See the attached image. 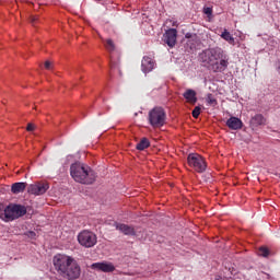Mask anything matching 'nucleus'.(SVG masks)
I'll return each mask as SVG.
<instances>
[{"label": "nucleus", "mask_w": 280, "mask_h": 280, "mask_svg": "<svg viewBox=\"0 0 280 280\" xmlns=\"http://www.w3.org/2000/svg\"><path fill=\"white\" fill-rule=\"evenodd\" d=\"M226 126L230 130H242L244 124L242 122V119L232 116L226 120Z\"/></svg>", "instance_id": "4468645a"}, {"label": "nucleus", "mask_w": 280, "mask_h": 280, "mask_svg": "<svg viewBox=\"0 0 280 280\" xmlns=\"http://www.w3.org/2000/svg\"><path fill=\"white\" fill-rule=\"evenodd\" d=\"M199 61L213 73H222L229 67V58L220 47L202 50L199 54Z\"/></svg>", "instance_id": "f257e3e1"}, {"label": "nucleus", "mask_w": 280, "mask_h": 280, "mask_svg": "<svg viewBox=\"0 0 280 280\" xmlns=\"http://www.w3.org/2000/svg\"><path fill=\"white\" fill-rule=\"evenodd\" d=\"M27 132H32L34 130V125L33 124H28L26 127Z\"/></svg>", "instance_id": "c85d7f7f"}, {"label": "nucleus", "mask_w": 280, "mask_h": 280, "mask_svg": "<svg viewBox=\"0 0 280 280\" xmlns=\"http://www.w3.org/2000/svg\"><path fill=\"white\" fill-rule=\"evenodd\" d=\"M207 102L211 106H218V101L215 98H213V95H211V94H208Z\"/></svg>", "instance_id": "4be33fe9"}, {"label": "nucleus", "mask_w": 280, "mask_h": 280, "mask_svg": "<svg viewBox=\"0 0 280 280\" xmlns=\"http://www.w3.org/2000/svg\"><path fill=\"white\" fill-rule=\"evenodd\" d=\"M165 109L163 107H154L149 112V124L153 128H161L165 125Z\"/></svg>", "instance_id": "39448f33"}, {"label": "nucleus", "mask_w": 280, "mask_h": 280, "mask_svg": "<svg viewBox=\"0 0 280 280\" xmlns=\"http://www.w3.org/2000/svg\"><path fill=\"white\" fill-rule=\"evenodd\" d=\"M203 14H207V16H211V14H213V9L209 7L203 8Z\"/></svg>", "instance_id": "393cba45"}, {"label": "nucleus", "mask_w": 280, "mask_h": 280, "mask_svg": "<svg viewBox=\"0 0 280 280\" xmlns=\"http://www.w3.org/2000/svg\"><path fill=\"white\" fill-rule=\"evenodd\" d=\"M188 163L189 165H192V167H195L196 172H198L199 174H202V172L207 170V164L205 163V160L197 153H190L188 155Z\"/></svg>", "instance_id": "0eeeda50"}, {"label": "nucleus", "mask_w": 280, "mask_h": 280, "mask_svg": "<svg viewBox=\"0 0 280 280\" xmlns=\"http://www.w3.org/2000/svg\"><path fill=\"white\" fill-rule=\"evenodd\" d=\"M27 188V183L25 182H18L11 185V191L15 195L23 194Z\"/></svg>", "instance_id": "f3484780"}, {"label": "nucleus", "mask_w": 280, "mask_h": 280, "mask_svg": "<svg viewBox=\"0 0 280 280\" xmlns=\"http://www.w3.org/2000/svg\"><path fill=\"white\" fill-rule=\"evenodd\" d=\"M25 213H27V208H25V206L10 205L0 213V218L5 220V222H10L12 220H18V218H23Z\"/></svg>", "instance_id": "20e7f679"}, {"label": "nucleus", "mask_w": 280, "mask_h": 280, "mask_svg": "<svg viewBox=\"0 0 280 280\" xmlns=\"http://www.w3.org/2000/svg\"><path fill=\"white\" fill-rule=\"evenodd\" d=\"M228 269H229V271L231 272V275H233V270H234V268H233V267H232V268H231V267H229Z\"/></svg>", "instance_id": "c756f323"}, {"label": "nucleus", "mask_w": 280, "mask_h": 280, "mask_svg": "<svg viewBox=\"0 0 280 280\" xmlns=\"http://www.w3.org/2000/svg\"><path fill=\"white\" fill-rule=\"evenodd\" d=\"M185 100L188 102V104H191L192 106L196 105L198 102V97L196 96V91L194 90H187L184 93Z\"/></svg>", "instance_id": "a211bd4d"}, {"label": "nucleus", "mask_w": 280, "mask_h": 280, "mask_svg": "<svg viewBox=\"0 0 280 280\" xmlns=\"http://www.w3.org/2000/svg\"><path fill=\"white\" fill-rule=\"evenodd\" d=\"M104 47L107 49L109 54V60H115L119 58V52L117 51V46H115V42L108 38L104 40Z\"/></svg>", "instance_id": "9d476101"}, {"label": "nucleus", "mask_w": 280, "mask_h": 280, "mask_svg": "<svg viewBox=\"0 0 280 280\" xmlns=\"http://www.w3.org/2000/svg\"><path fill=\"white\" fill-rule=\"evenodd\" d=\"M36 21H38V16L32 15V16L30 18V22L32 23V25H36Z\"/></svg>", "instance_id": "a878e982"}, {"label": "nucleus", "mask_w": 280, "mask_h": 280, "mask_svg": "<svg viewBox=\"0 0 280 280\" xmlns=\"http://www.w3.org/2000/svg\"><path fill=\"white\" fill-rule=\"evenodd\" d=\"M92 270H97L98 272H115V265L112 262H94L91 266Z\"/></svg>", "instance_id": "9b49d317"}, {"label": "nucleus", "mask_w": 280, "mask_h": 280, "mask_svg": "<svg viewBox=\"0 0 280 280\" xmlns=\"http://www.w3.org/2000/svg\"><path fill=\"white\" fill-rule=\"evenodd\" d=\"M202 108L200 106H196L192 110V117L195 119H198V117H200V113H201Z\"/></svg>", "instance_id": "5701e85b"}, {"label": "nucleus", "mask_w": 280, "mask_h": 280, "mask_svg": "<svg viewBox=\"0 0 280 280\" xmlns=\"http://www.w3.org/2000/svg\"><path fill=\"white\" fill-rule=\"evenodd\" d=\"M150 145V140L148 138H141V140L137 143L136 150H147V148Z\"/></svg>", "instance_id": "6ab92c4d"}, {"label": "nucleus", "mask_w": 280, "mask_h": 280, "mask_svg": "<svg viewBox=\"0 0 280 280\" xmlns=\"http://www.w3.org/2000/svg\"><path fill=\"white\" fill-rule=\"evenodd\" d=\"M52 264L58 275H60V277H62L63 279H80L82 269L73 257L58 254L54 257Z\"/></svg>", "instance_id": "f03ea898"}, {"label": "nucleus", "mask_w": 280, "mask_h": 280, "mask_svg": "<svg viewBox=\"0 0 280 280\" xmlns=\"http://www.w3.org/2000/svg\"><path fill=\"white\" fill-rule=\"evenodd\" d=\"M185 38H187L186 45L189 49L194 50L200 47V38L196 33H186Z\"/></svg>", "instance_id": "f8f14e48"}, {"label": "nucleus", "mask_w": 280, "mask_h": 280, "mask_svg": "<svg viewBox=\"0 0 280 280\" xmlns=\"http://www.w3.org/2000/svg\"><path fill=\"white\" fill-rule=\"evenodd\" d=\"M231 279H233L232 277H223L222 278V276H217L215 277V280H231Z\"/></svg>", "instance_id": "cd10ccee"}, {"label": "nucleus", "mask_w": 280, "mask_h": 280, "mask_svg": "<svg viewBox=\"0 0 280 280\" xmlns=\"http://www.w3.org/2000/svg\"><path fill=\"white\" fill-rule=\"evenodd\" d=\"M259 257H270V249L266 246H261L258 249Z\"/></svg>", "instance_id": "aec40b11"}, {"label": "nucleus", "mask_w": 280, "mask_h": 280, "mask_svg": "<svg viewBox=\"0 0 280 280\" xmlns=\"http://www.w3.org/2000/svg\"><path fill=\"white\" fill-rule=\"evenodd\" d=\"M78 242L83 248H93L97 244V235L89 230H83L78 234Z\"/></svg>", "instance_id": "423d86ee"}, {"label": "nucleus", "mask_w": 280, "mask_h": 280, "mask_svg": "<svg viewBox=\"0 0 280 280\" xmlns=\"http://www.w3.org/2000/svg\"><path fill=\"white\" fill-rule=\"evenodd\" d=\"M49 189V184L45 182H38L35 184H31L27 188L28 194L33 196H43V194H47Z\"/></svg>", "instance_id": "6e6552de"}, {"label": "nucleus", "mask_w": 280, "mask_h": 280, "mask_svg": "<svg viewBox=\"0 0 280 280\" xmlns=\"http://www.w3.org/2000/svg\"><path fill=\"white\" fill-rule=\"evenodd\" d=\"M26 236L30 237V240H36V232L34 231H28L25 233Z\"/></svg>", "instance_id": "b1692460"}, {"label": "nucleus", "mask_w": 280, "mask_h": 280, "mask_svg": "<svg viewBox=\"0 0 280 280\" xmlns=\"http://www.w3.org/2000/svg\"><path fill=\"white\" fill-rule=\"evenodd\" d=\"M221 37L224 39V40H228V43H233V40H235L233 38V36H231V33H229V31H225L222 33Z\"/></svg>", "instance_id": "412c9836"}, {"label": "nucleus", "mask_w": 280, "mask_h": 280, "mask_svg": "<svg viewBox=\"0 0 280 280\" xmlns=\"http://www.w3.org/2000/svg\"><path fill=\"white\" fill-rule=\"evenodd\" d=\"M116 230L124 233V235H135V228L124 224V223H115Z\"/></svg>", "instance_id": "dca6fc26"}, {"label": "nucleus", "mask_w": 280, "mask_h": 280, "mask_svg": "<svg viewBox=\"0 0 280 280\" xmlns=\"http://www.w3.org/2000/svg\"><path fill=\"white\" fill-rule=\"evenodd\" d=\"M162 40L171 48L176 47V28H170L167 30L163 37Z\"/></svg>", "instance_id": "1a4fd4ad"}, {"label": "nucleus", "mask_w": 280, "mask_h": 280, "mask_svg": "<svg viewBox=\"0 0 280 280\" xmlns=\"http://www.w3.org/2000/svg\"><path fill=\"white\" fill-rule=\"evenodd\" d=\"M44 67H45V69H47L48 71L51 70V61H45Z\"/></svg>", "instance_id": "bb28decb"}, {"label": "nucleus", "mask_w": 280, "mask_h": 280, "mask_svg": "<svg viewBox=\"0 0 280 280\" xmlns=\"http://www.w3.org/2000/svg\"><path fill=\"white\" fill-rule=\"evenodd\" d=\"M155 67H156V61H154V59L148 56H144L142 58L141 68L143 73H150V71H153Z\"/></svg>", "instance_id": "ddd939ff"}, {"label": "nucleus", "mask_w": 280, "mask_h": 280, "mask_svg": "<svg viewBox=\"0 0 280 280\" xmlns=\"http://www.w3.org/2000/svg\"><path fill=\"white\" fill-rule=\"evenodd\" d=\"M250 128H258V126H266V118L261 114H256L249 120Z\"/></svg>", "instance_id": "2eb2a0df"}, {"label": "nucleus", "mask_w": 280, "mask_h": 280, "mask_svg": "<svg viewBox=\"0 0 280 280\" xmlns=\"http://www.w3.org/2000/svg\"><path fill=\"white\" fill-rule=\"evenodd\" d=\"M70 174L77 183H81L82 185H93L95 178H97L91 167L80 163H74L70 166Z\"/></svg>", "instance_id": "7ed1b4c3"}]
</instances>
